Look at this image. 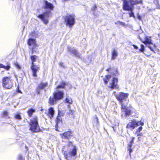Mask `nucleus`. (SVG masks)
<instances>
[{
  "instance_id": "f257e3e1",
  "label": "nucleus",
  "mask_w": 160,
  "mask_h": 160,
  "mask_svg": "<svg viewBox=\"0 0 160 160\" xmlns=\"http://www.w3.org/2000/svg\"><path fill=\"white\" fill-rule=\"evenodd\" d=\"M122 1V8L126 11H129V17L135 18L134 13L133 12L134 6L139 4H142V0H121Z\"/></svg>"
},
{
  "instance_id": "f03ea898",
  "label": "nucleus",
  "mask_w": 160,
  "mask_h": 160,
  "mask_svg": "<svg viewBox=\"0 0 160 160\" xmlns=\"http://www.w3.org/2000/svg\"><path fill=\"white\" fill-rule=\"evenodd\" d=\"M68 147L69 148L72 146V149H70L68 152L67 151H65L63 153L64 158L67 160H70L69 158L72 157L76 156L77 154V148L76 146L72 144V142L69 141L67 144Z\"/></svg>"
},
{
  "instance_id": "7ed1b4c3",
  "label": "nucleus",
  "mask_w": 160,
  "mask_h": 160,
  "mask_svg": "<svg viewBox=\"0 0 160 160\" xmlns=\"http://www.w3.org/2000/svg\"><path fill=\"white\" fill-rule=\"evenodd\" d=\"M29 130L32 132H38L42 131L40 128L38 122V118L37 116H35L30 120L28 123Z\"/></svg>"
},
{
  "instance_id": "20e7f679",
  "label": "nucleus",
  "mask_w": 160,
  "mask_h": 160,
  "mask_svg": "<svg viewBox=\"0 0 160 160\" xmlns=\"http://www.w3.org/2000/svg\"><path fill=\"white\" fill-rule=\"evenodd\" d=\"M53 96H50L48 101V103L51 105L56 103L57 101L62 99L64 97V92L62 91H58L53 93Z\"/></svg>"
},
{
  "instance_id": "39448f33",
  "label": "nucleus",
  "mask_w": 160,
  "mask_h": 160,
  "mask_svg": "<svg viewBox=\"0 0 160 160\" xmlns=\"http://www.w3.org/2000/svg\"><path fill=\"white\" fill-rule=\"evenodd\" d=\"M2 87L5 89H11L13 85V79L11 77L5 76L2 78Z\"/></svg>"
},
{
  "instance_id": "423d86ee",
  "label": "nucleus",
  "mask_w": 160,
  "mask_h": 160,
  "mask_svg": "<svg viewBox=\"0 0 160 160\" xmlns=\"http://www.w3.org/2000/svg\"><path fill=\"white\" fill-rule=\"evenodd\" d=\"M38 56L36 55H32L30 56V58L31 61L32 65L31 69L32 72V76L35 77L37 76V72L40 69L39 67L34 65V62H36Z\"/></svg>"
},
{
  "instance_id": "0eeeda50",
  "label": "nucleus",
  "mask_w": 160,
  "mask_h": 160,
  "mask_svg": "<svg viewBox=\"0 0 160 160\" xmlns=\"http://www.w3.org/2000/svg\"><path fill=\"white\" fill-rule=\"evenodd\" d=\"M151 38V37L145 36L144 37V40H143L140 38V39L142 42L144 43L145 45H148V47L151 51L155 53L154 49H155L156 48V45L155 44H153L152 42V40Z\"/></svg>"
},
{
  "instance_id": "6e6552de",
  "label": "nucleus",
  "mask_w": 160,
  "mask_h": 160,
  "mask_svg": "<svg viewBox=\"0 0 160 160\" xmlns=\"http://www.w3.org/2000/svg\"><path fill=\"white\" fill-rule=\"evenodd\" d=\"M64 20L66 25L72 26L75 23V15L73 13L67 14L64 17Z\"/></svg>"
},
{
  "instance_id": "1a4fd4ad",
  "label": "nucleus",
  "mask_w": 160,
  "mask_h": 160,
  "mask_svg": "<svg viewBox=\"0 0 160 160\" xmlns=\"http://www.w3.org/2000/svg\"><path fill=\"white\" fill-rule=\"evenodd\" d=\"M144 124V123L142 122L141 120L138 121L133 119L131 120L130 122L127 124L126 126V128L132 130L139 126V125L141 126H143Z\"/></svg>"
},
{
  "instance_id": "9d476101",
  "label": "nucleus",
  "mask_w": 160,
  "mask_h": 160,
  "mask_svg": "<svg viewBox=\"0 0 160 160\" xmlns=\"http://www.w3.org/2000/svg\"><path fill=\"white\" fill-rule=\"evenodd\" d=\"M27 43L28 46H30L29 48L31 50V53L33 54L36 52L35 48L38 47L35 39L32 38H29L27 41Z\"/></svg>"
},
{
  "instance_id": "9b49d317",
  "label": "nucleus",
  "mask_w": 160,
  "mask_h": 160,
  "mask_svg": "<svg viewBox=\"0 0 160 160\" xmlns=\"http://www.w3.org/2000/svg\"><path fill=\"white\" fill-rule=\"evenodd\" d=\"M129 95L128 93H125L123 92H119L116 94L115 97L117 100L122 104L123 102L126 100Z\"/></svg>"
},
{
  "instance_id": "f8f14e48",
  "label": "nucleus",
  "mask_w": 160,
  "mask_h": 160,
  "mask_svg": "<svg viewBox=\"0 0 160 160\" xmlns=\"http://www.w3.org/2000/svg\"><path fill=\"white\" fill-rule=\"evenodd\" d=\"M60 135L61 138L64 140H69L71 138H74L73 132L72 131H67L60 133Z\"/></svg>"
},
{
  "instance_id": "ddd939ff",
  "label": "nucleus",
  "mask_w": 160,
  "mask_h": 160,
  "mask_svg": "<svg viewBox=\"0 0 160 160\" xmlns=\"http://www.w3.org/2000/svg\"><path fill=\"white\" fill-rule=\"evenodd\" d=\"M48 87V83L47 82H41L36 88V93L38 94H39L41 90L44 89Z\"/></svg>"
},
{
  "instance_id": "4468645a",
  "label": "nucleus",
  "mask_w": 160,
  "mask_h": 160,
  "mask_svg": "<svg viewBox=\"0 0 160 160\" xmlns=\"http://www.w3.org/2000/svg\"><path fill=\"white\" fill-rule=\"evenodd\" d=\"M118 79L117 78H113L112 79V82L110 83L109 88L112 89L118 88L119 87V86L118 84Z\"/></svg>"
},
{
  "instance_id": "2eb2a0df",
  "label": "nucleus",
  "mask_w": 160,
  "mask_h": 160,
  "mask_svg": "<svg viewBox=\"0 0 160 160\" xmlns=\"http://www.w3.org/2000/svg\"><path fill=\"white\" fill-rule=\"evenodd\" d=\"M43 2L44 3V5L42 7L44 9H48L51 10L53 9L54 6L52 3L46 0H43Z\"/></svg>"
},
{
  "instance_id": "dca6fc26",
  "label": "nucleus",
  "mask_w": 160,
  "mask_h": 160,
  "mask_svg": "<svg viewBox=\"0 0 160 160\" xmlns=\"http://www.w3.org/2000/svg\"><path fill=\"white\" fill-rule=\"evenodd\" d=\"M45 15H47V18H48L49 15H48V13L40 14L37 16V17L40 19L45 24H47L48 22V19L45 18Z\"/></svg>"
},
{
  "instance_id": "f3484780",
  "label": "nucleus",
  "mask_w": 160,
  "mask_h": 160,
  "mask_svg": "<svg viewBox=\"0 0 160 160\" xmlns=\"http://www.w3.org/2000/svg\"><path fill=\"white\" fill-rule=\"evenodd\" d=\"M54 113V111L53 108L52 107H51L48 109V112L46 114L50 118H51L53 117Z\"/></svg>"
},
{
  "instance_id": "a211bd4d",
  "label": "nucleus",
  "mask_w": 160,
  "mask_h": 160,
  "mask_svg": "<svg viewBox=\"0 0 160 160\" xmlns=\"http://www.w3.org/2000/svg\"><path fill=\"white\" fill-rule=\"evenodd\" d=\"M75 112L73 110L69 109L68 112L67 113V116L70 118L74 119L75 117Z\"/></svg>"
},
{
  "instance_id": "6ab92c4d",
  "label": "nucleus",
  "mask_w": 160,
  "mask_h": 160,
  "mask_svg": "<svg viewBox=\"0 0 160 160\" xmlns=\"http://www.w3.org/2000/svg\"><path fill=\"white\" fill-rule=\"evenodd\" d=\"M11 68L10 64L8 62H7L6 63V65L5 66L2 63H0V68H4L6 70H9Z\"/></svg>"
},
{
  "instance_id": "aec40b11",
  "label": "nucleus",
  "mask_w": 160,
  "mask_h": 160,
  "mask_svg": "<svg viewBox=\"0 0 160 160\" xmlns=\"http://www.w3.org/2000/svg\"><path fill=\"white\" fill-rule=\"evenodd\" d=\"M121 108L122 109L125 110L124 112L125 114L126 115L129 116L131 114V111L128 109L126 106H124L123 104L121 105Z\"/></svg>"
},
{
  "instance_id": "412c9836",
  "label": "nucleus",
  "mask_w": 160,
  "mask_h": 160,
  "mask_svg": "<svg viewBox=\"0 0 160 160\" xmlns=\"http://www.w3.org/2000/svg\"><path fill=\"white\" fill-rule=\"evenodd\" d=\"M36 110L32 108H30L27 111V113L28 114V116L29 117H31L33 113L35 112Z\"/></svg>"
},
{
  "instance_id": "4be33fe9",
  "label": "nucleus",
  "mask_w": 160,
  "mask_h": 160,
  "mask_svg": "<svg viewBox=\"0 0 160 160\" xmlns=\"http://www.w3.org/2000/svg\"><path fill=\"white\" fill-rule=\"evenodd\" d=\"M1 116L3 118H10V117L9 116L8 112L7 110L3 111L1 113Z\"/></svg>"
},
{
  "instance_id": "5701e85b",
  "label": "nucleus",
  "mask_w": 160,
  "mask_h": 160,
  "mask_svg": "<svg viewBox=\"0 0 160 160\" xmlns=\"http://www.w3.org/2000/svg\"><path fill=\"white\" fill-rule=\"evenodd\" d=\"M62 118L59 115V113H58V115L57 117L56 118V124L55 125L56 127H57L58 126V124L60 123H62Z\"/></svg>"
},
{
  "instance_id": "b1692460",
  "label": "nucleus",
  "mask_w": 160,
  "mask_h": 160,
  "mask_svg": "<svg viewBox=\"0 0 160 160\" xmlns=\"http://www.w3.org/2000/svg\"><path fill=\"white\" fill-rule=\"evenodd\" d=\"M111 78V75H105V77L103 78L104 83L105 84H106L108 83Z\"/></svg>"
},
{
  "instance_id": "393cba45",
  "label": "nucleus",
  "mask_w": 160,
  "mask_h": 160,
  "mask_svg": "<svg viewBox=\"0 0 160 160\" xmlns=\"http://www.w3.org/2000/svg\"><path fill=\"white\" fill-rule=\"evenodd\" d=\"M118 56L117 52L115 50H113L111 53V60H114Z\"/></svg>"
},
{
  "instance_id": "a878e982",
  "label": "nucleus",
  "mask_w": 160,
  "mask_h": 160,
  "mask_svg": "<svg viewBox=\"0 0 160 160\" xmlns=\"http://www.w3.org/2000/svg\"><path fill=\"white\" fill-rule=\"evenodd\" d=\"M66 85V84L65 82L62 81L60 84L57 86L56 88H57L64 89Z\"/></svg>"
},
{
  "instance_id": "bb28decb",
  "label": "nucleus",
  "mask_w": 160,
  "mask_h": 160,
  "mask_svg": "<svg viewBox=\"0 0 160 160\" xmlns=\"http://www.w3.org/2000/svg\"><path fill=\"white\" fill-rule=\"evenodd\" d=\"M70 52L74 55L76 56L77 57L80 58V55H79V54L78 53L76 49H72L70 50Z\"/></svg>"
},
{
  "instance_id": "cd10ccee",
  "label": "nucleus",
  "mask_w": 160,
  "mask_h": 160,
  "mask_svg": "<svg viewBox=\"0 0 160 160\" xmlns=\"http://www.w3.org/2000/svg\"><path fill=\"white\" fill-rule=\"evenodd\" d=\"M65 102L69 104H72V100L71 98L67 97L65 99Z\"/></svg>"
},
{
  "instance_id": "c85d7f7f",
  "label": "nucleus",
  "mask_w": 160,
  "mask_h": 160,
  "mask_svg": "<svg viewBox=\"0 0 160 160\" xmlns=\"http://www.w3.org/2000/svg\"><path fill=\"white\" fill-rule=\"evenodd\" d=\"M14 118L16 119L21 120L22 118L21 116L19 114H16L14 115Z\"/></svg>"
},
{
  "instance_id": "c756f323",
  "label": "nucleus",
  "mask_w": 160,
  "mask_h": 160,
  "mask_svg": "<svg viewBox=\"0 0 160 160\" xmlns=\"http://www.w3.org/2000/svg\"><path fill=\"white\" fill-rule=\"evenodd\" d=\"M141 48L139 49V52H143L145 50V47L143 45L141 44L140 45Z\"/></svg>"
},
{
  "instance_id": "7c9ffc66",
  "label": "nucleus",
  "mask_w": 160,
  "mask_h": 160,
  "mask_svg": "<svg viewBox=\"0 0 160 160\" xmlns=\"http://www.w3.org/2000/svg\"><path fill=\"white\" fill-rule=\"evenodd\" d=\"M94 123H96V125L98 126L99 125V121L98 117L96 116L94 118Z\"/></svg>"
},
{
  "instance_id": "2f4dec72",
  "label": "nucleus",
  "mask_w": 160,
  "mask_h": 160,
  "mask_svg": "<svg viewBox=\"0 0 160 160\" xmlns=\"http://www.w3.org/2000/svg\"><path fill=\"white\" fill-rule=\"evenodd\" d=\"M128 150L129 151L130 154L132 152V146H131V144H128Z\"/></svg>"
},
{
  "instance_id": "473e14b6",
  "label": "nucleus",
  "mask_w": 160,
  "mask_h": 160,
  "mask_svg": "<svg viewBox=\"0 0 160 160\" xmlns=\"http://www.w3.org/2000/svg\"><path fill=\"white\" fill-rule=\"evenodd\" d=\"M142 126L139 127L136 129V133H138L139 132H140L142 130Z\"/></svg>"
},
{
  "instance_id": "72a5a7b5",
  "label": "nucleus",
  "mask_w": 160,
  "mask_h": 160,
  "mask_svg": "<svg viewBox=\"0 0 160 160\" xmlns=\"http://www.w3.org/2000/svg\"><path fill=\"white\" fill-rule=\"evenodd\" d=\"M18 160H25V159L22 154H19L18 156Z\"/></svg>"
},
{
  "instance_id": "f704fd0d",
  "label": "nucleus",
  "mask_w": 160,
  "mask_h": 160,
  "mask_svg": "<svg viewBox=\"0 0 160 160\" xmlns=\"http://www.w3.org/2000/svg\"><path fill=\"white\" fill-rule=\"evenodd\" d=\"M115 24H119L123 26L125 25V22H121L120 21H117V22H115Z\"/></svg>"
},
{
  "instance_id": "c9c22d12",
  "label": "nucleus",
  "mask_w": 160,
  "mask_h": 160,
  "mask_svg": "<svg viewBox=\"0 0 160 160\" xmlns=\"http://www.w3.org/2000/svg\"><path fill=\"white\" fill-rule=\"evenodd\" d=\"M134 137H132L131 138V140L130 142V143L128 144H131V146H132V144L134 143V141L135 139Z\"/></svg>"
},
{
  "instance_id": "e433bc0d",
  "label": "nucleus",
  "mask_w": 160,
  "mask_h": 160,
  "mask_svg": "<svg viewBox=\"0 0 160 160\" xmlns=\"http://www.w3.org/2000/svg\"><path fill=\"white\" fill-rule=\"evenodd\" d=\"M14 65L18 69H20L21 68L20 66L18 64V62H16L15 63Z\"/></svg>"
},
{
  "instance_id": "4c0bfd02",
  "label": "nucleus",
  "mask_w": 160,
  "mask_h": 160,
  "mask_svg": "<svg viewBox=\"0 0 160 160\" xmlns=\"http://www.w3.org/2000/svg\"><path fill=\"white\" fill-rule=\"evenodd\" d=\"M97 9V6L95 4L94 5L92 8L91 10L93 12H94Z\"/></svg>"
},
{
  "instance_id": "58836bf2",
  "label": "nucleus",
  "mask_w": 160,
  "mask_h": 160,
  "mask_svg": "<svg viewBox=\"0 0 160 160\" xmlns=\"http://www.w3.org/2000/svg\"><path fill=\"white\" fill-rule=\"evenodd\" d=\"M132 46H133L134 49H138V48L137 46L134 44L132 45Z\"/></svg>"
},
{
  "instance_id": "ea45409f",
  "label": "nucleus",
  "mask_w": 160,
  "mask_h": 160,
  "mask_svg": "<svg viewBox=\"0 0 160 160\" xmlns=\"http://www.w3.org/2000/svg\"><path fill=\"white\" fill-rule=\"evenodd\" d=\"M111 69V67L110 66L109 67V68H108L106 69V71H108V72H109Z\"/></svg>"
},
{
  "instance_id": "a19ab883",
  "label": "nucleus",
  "mask_w": 160,
  "mask_h": 160,
  "mask_svg": "<svg viewBox=\"0 0 160 160\" xmlns=\"http://www.w3.org/2000/svg\"><path fill=\"white\" fill-rule=\"evenodd\" d=\"M138 18L139 20H141L142 19L141 17L139 15H138Z\"/></svg>"
},
{
  "instance_id": "79ce46f5",
  "label": "nucleus",
  "mask_w": 160,
  "mask_h": 160,
  "mask_svg": "<svg viewBox=\"0 0 160 160\" xmlns=\"http://www.w3.org/2000/svg\"><path fill=\"white\" fill-rule=\"evenodd\" d=\"M137 136H142V133H137Z\"/></svg>"
},
{
  "instance_id": "37998d69",
  "label": "nucleus",
  "mask_w": 160,
  "mask_h": 160,
  "mask_svg": "<svg viewBox=\"0 0 160 160\" xmlns=\"http://www.w3.org/2000/svg\"><path fill=\"white\" fill-rule=\"evenodd\" d=\"M35 34V32L34 31L32 32H31V35L32 36H33Z\"/></svg>"
},
{
  "instance_id": "c03bdc74",
  "label": "nucleus",
  "mask_w": 160,
  "mask_h": 160,
  "mask_svg": "<svg viewBox=\"0 0 160 160\" xmlns=\"http://www.w3.org/2000/svg\"><path fill=\"white\" fill-rule=\"evenodd\" d=\"M17 92H19V93H22V92H21V90H19L18 88L17 90Z\"/></svg>"
},
{
  "instance_id": "a18cd8bd",
  "label": "nucleus",
  "mask_w": 160,
  "mask_h": 160,
  "mask_svg": "<svg viewBox=\"0 0 160 160\" xmlns=\"http://www.w3.org/2000/svg\"><path fill=\"white\" fill-rule=\"evenodd\" d=\"M158 36H160V33L158 34Z\"/></svg>"
},
{
  "instance_id": "49530a36",
  "label": "nucleus",
  "mask_w": 160,
  "mask_h": 160,
  "mask_svg": "<svg viewBox=\"0 0 160 160\" xmlns=\"http://www.w3.org/2000/svg\"><path fill=\"white\" fill-rule=\"evenodd\" d=\"M64 1H68V0H63Z\"/></svg>"
}]
</instances>
